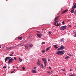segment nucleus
<instances>
[{
  "instance_id": "1",
  "label": "nucleus",
  "mask_w": 76,
  "mask_h": 76,
  "mask_svg": "<svg viewBox=\"0 0 76 76\" xmlns=\"http://www.w3.org/2000/svg\"><path fill=\"white\" fill-rule=\"evenodd\" d=\"M57 54L61 56L64 54V50L59 51L56 53Z\"/></svg>"
},
{
  "instance_id": "2",
  "label": "nucleus",
  "mask_w": 76,
  "mask_h": 76,
  "mask_svg": "<svg viewBox=\"0 0 76 76\" xmlns=\"http://www.w3.org/2000/svg\"><path fill=\"white\" fill-rule=\"evenodd\" d=\"M58 21H55L54 22V25L56 26H58L60 24V23H58Z\"/></svg>"
},
{
  "instance_id": "3",
  "label": "nucleus",
  "mask_w": 76,
  "mask_h": 76,
  "mask_svg": "<svg viewBox=\"0 0 76 76\" xmlns=\"http://www.w3.org/2000/svg\"><path fill=\"white\" fill-rule=\"evenodd\" d=\"M66 28H67V26H62L60 28V30H64V29H66Z\"/></svg>"
},
{
  "instance_id": "4",
  "label": "nucleus",
  "mask_w": 76,
  "mask_h": 76,
  "mask_svg": "<svg viewBox=\"0 0 76 76\" xmlns=\"http://www.w3.org/2000/svg\"><path fill=\"white\" fill-rule=\"evenodd\" d=\"M42 60L44 62V63H47V59L46 58H42Z\"/></svg>"
},
{
  "instance_id": "5",
  "label": "nucleus",
  "mask_w": 76,
  "mask_h": 76,
  "mask_svg": "<svg viewBox=\"0 0 76 76\" xmlns=\"http://www.w3.org/2000/svg\"><path fill=\"white\" fill-rule=\"evenodd\" d=\"M64 48V47L63 46V45H62L61 46V47L60 48H58V50H63Z\"/></svg>"
},
{
  "instance_id": "6",
  "label": "nucleus",
  "mask_w": 76,
  "mask_h": 76,
  "mask_svg": "<svg viewBox=\"0 0 76 76\" xmlns=\"http://www.w3.org/2000/svg\"><path fill=\"white\" fill-rule=\"evenodd\" d=\"M73 5L74 6L72 7V8L74 9H76V3H74L73 4Z\"/></svg>"
},
{
  "instance_id": "7",
  "label": "nucleus",
  "mask_w": 76,
  "mask_h": 76,
  "mask_svg": "<svg viewBox=\"0 0 76 76\" xmlns=\"http://www.w3.org/2000/svg\"><path fill=\"white\" fill-rule=\"evenodd\" d=\"M37 35L38 36L39 38H41V37L42 35V34H37Z\"/></svg>"
},
{
  "instance_id": "8",
  "label": "nucleus",
  "mask_w": 76,
  "mask_h": 76,
  "mask_svg": "<svg viewBox=\"0 0 76 76\" xmlns=\"http://www.w3.org/2000/svg\"><path fill=\"white\" fill-rule=\"evenodd\" d=\"M37 64L38 66H39L41 64V62H40V61H39V59L38 60V61L37 62Z\"/></svg>"
},
{
  "instance_id": "9",
  "label": "nucleus",
  "mask_w": 76,
  "mask_h": 76,
  "mask_svg": "<svg viewBox=\"0 0 76 76\" xmlns=\"http://www.w3.org/2000/svg\"><path fill=\"white\" fill-rule=\"evenodd\" d=\"M72 10H71V11H70V12L71 13H74V12L75 11V9L74 8H73L72 7Z\"/></svg>"
},
{
  "instance_id": "10",
  "label": "nucleus",
  "mask_w": 76,
  "mask_h": 76,
  "mask_svg": "<svg viewBox=\"0 0 76 76\" xmlns=\"http://www.w3.org/2000/svg\"><path fill=\"white\" fill-rule=\"evenodd\" d=\"M58 18H59V17L58 16L55 18L54 20H55V22H56V21H58L57 20H58Z\"/></svg>"
},
{
  "instance_id": "11",
  "label": "nucleus",
  "mask_w": 76,
  "mask_h": 76,
  "mask_svg": "<svg viewBox=\"0 0 76 76\" xmlns=\"http://www.w3.org/2000/svg\"><path fill=\"white\" fill-rule=\"evenodd\" d=\"M13 62V58H11L10 59V63H11Z\"/></svg>"
},
{
  "instance_id": "12",
  "label": "nucleus",
  "mask_w": 76,
  "mask_h": 76,
  "mask_svg": "<svg viewBox=\"0 0 76 76\" xmlns=\"http://www.w3.org/2000/svg\"><path fill=\"white\" fill-rule=\"evenodd\" d=\"M32 73H36V71L35 70V69H33L32 70Z\"/></svg>"
},
{
  "instance_id": "13",
  "label": "nucleus",
  "mask_w": 76,
  "mask_h": 76,
  "mask_svg": "<svg viewBox=\"0 0 76 76\" xmlns=\"http://www.w3.org/2000/svg\"><path fill=\"white\" fill-rule=\"evenodd\" d=\"M67 11H68V10H65V11H64V12H62V14H63V13H66V12H67Z\"/></svg>"
},
{
  "instance_id": "14",
  "label": "nucleus",
  "mask_w": 76,
  "mask_h": 76,
  "mask_svg": "<svg viewBox=\"0 0 76 76\" xmlns=\"http://www.w3.org/2000/svg\"><path fill=\"white\" fill-rule=\"evenodd\" d=\"M53 46L55 48H56V49L58 48V47H57V45H53Z\"/></svg>"
},
{
  "instance_id": "15",
  "label": "nucleus",
  "mask_w": 76,
  "mask_h": 76,
  "mask_svg": "<svg viewBox=\"0 0 76 76\" xmlns=\"http://www.w3.org/2000/svg\"><path fill=\"white\" fill-rule=\"evenodd\" d=\"M60 41L61 42H63L64 41V39H61L60 40Z\"/></svg>"
},
{
  "instance_id": "16",
  "label": "nucleus",
  "mask_w": 76,
  "mask_h": 76,
  "mask_svg": "<svg viewBox=\"0 0 76 76\" xmlns=\"http://www.w3.org/2000/svg\"><path fill=\"white\" fill-rule=\"evenodd\" d=\"M18 39H20V40H22V39H23V38H22V37H19L18 38Z\"/></svg>"
},
{
  "instance_id": "17",
  "label": "nucleus",
  "mask_w": 76,
  "mask_h": 76,
  "mask_svg": "<svg viewBox=\"0 0 76 76\" xmlns=\"http://www.w3.org/2000/svg\"><path fill=\"white\" fill-rule=\"evenodd\" d=\"M70 58V57H69V56H67L65 58V59H68V58Z\"/></svg>"
},
{
  "instance_id": "18",
  "label": "nucleus",
  "mask_w": 76,
  "mask_h": 76,
  "mask_svg": "<svg viewBox=\"0 0 76 76\" xmlns=\"http://www.w3.org/2000/svg\"><path fill=\"white\" fill-rule=\"evenodd\" d=\"M42 32H43L44 31H46V30L45 28H43L42 29Z\"/></svg>"
},
{
  "instance_id": "19",
  "label": "nucleus",
  "mask_w": 76,
  "mask_h": 76,
  "mask_svg": "<svg viewBox=\"0 0 76 76\" xmlns=\"http://www.w3.org/2000/svg\"><path fill=\"white\" fill-rule=\"evenodd\" d=\"M50 48H48L46 49V51H48V50H49V49H50Z\"/></svg>"
},
{
  "instance_id": "20",
  "label": "nucleus",
  "mask_w": 76,
  "mask_h": 76,
  "mask_svg": "<svg viewBox=\"0 0 76 76\" xmlns=\"http://www.w3.org/2000/svg\"><path fill=\"white\" fill-rule=\"evenodd\" d=\"M44 64L45 65L44 67H45L46 65H47V63H44Z\"/></svg>"
},
{
  "instance_id": "21",
  "label": "nucleus",
  "mask_w": 76,
  "mask_h": 76,
  "mask_svg": "<svg viewBox=\"0 0 76 76\" xmlns=\"http://www.w3.org/2000/svg\"><path fill=\"white\" fill-rule=\"evenodd\" d=\"M45 44V42H43L42 43V45H43V44Z\"/></svg>"
},
{
  "instance_id": "22",
  "label": "nucleus",
  "mask_w": 76,
  "mask_h": 76,
  "mask_svg": "<svg viewBox=\"0 0 76 76\" xmlns=\"http://www.w3.org/2000/svg\"><path fill=\"white\" fill-rule=\"evenodd\" d=\"M41 67L42 69H44V66H43V64H41Z\"/></svg>"
},
{
  "instance_id": "23",
  "label": "nucleus",
  "mask_w": 76,
  "mask_h": 76,
  "mask_svg": "<svg viewBox=\"0 0 76 76\" xmlns=\"http://www.w3.org/2000/svg\"><path fill=\"white\" fill-rule=\"evenodd\" d=\"M14 54V53H12V54H10V56H13V55Z\"/></svg>"
},
{
  "instance_id": "24",
  "label": "nucleus",
  "mask_w": 76,
  "mask_h": 76,
  "mask_svg": "<svg viewBox=\"0 0 76 76\" xmlns=\"http://www.w3.org/2000/svg\"><path fill=\"white\" fill-rule=\"evenodd\" d=\"M7 58H6L5 59V62H6V61H7Z\"/></svg>"
},
{
  "instance_id": "25",
  "label": "nucleus",
  "mask_w": 76,
  "mask_h": 76,
  "mask_svg": "<svg viewBox=\"0 0 76 76\" xmlns=\"http://www.w3.org/2000/svg\"><path fill=\"white\" fill-rule=\"evenodd\" d=\"M69 76H75V75H74V74H72V75H70Z\"/></svg>"
},
{
  "instance_id": "26",
  "label": "nucleus",
  "mask_w": 76,
  "mask_h": 76,
  "mask_svg": "<svg viewBox=\"0 0 76 76\" xmlns=\"http://www.w3.org/2000/svg\"><path fill=\"white\" fill-rule=\"evenodd\" d=\"M22 69L23 70H25V67L24 66L23 67Z\"/></svg>"
},
{
  "instance_id": "27",
  "label": "nucleus",
  "mask_w": 76,
  "mask_h": 76,
  "mask_svg": "<svg viewBox=\"0 0 76 76\" xmlns=\"http://www.w3.org/2000/svg\"><path fill=\"white\" fill-rule=\"evenodd\" d=\"M6 58H7V60H9V59L10 58V57H7Z\"/></svg>"
},
{
  "instance_id": "28",
  "label": "nucleus",
  "mask_w": 76,
  "mask_h": 76,
  "mask_svg": "<svg viewBox=\"0 0 76 76\" xmlns=\"http://www.w3.org/2000/svg\"><path fill=\"white\" fill-rule=\"evenodd\" d=\"M19 60H20V62H21L22 61V60H21L20 58H19Z\"/></svg>"
},
{
  "instance_id": "29",
  "label": "nucleus",
  "mask_w": 76,
  "mask_h": 76,
  "mask_svg": "<svg viewBox=\"0 0 76 76\" xmlns=\"http://www.w3.org/2000/svg\"><path fill=\"white\" fill-rule=\"evenodd\" d=\"M68 55H69V56H71V57H73V55H72L71 54H69Z\"/></svg>"
},
{
  "instance_id": "30",
  "label": "nucleus",
  "mask_w": 76,
  "mask_h": 76,
  "mask_svg": "<svg viewBox=\"0 0 76 76\" xmlns=\"http://www.w3.org/2000/svg\"><path fill=\"white\" fill-rule=\"evenodd\" d=\"M42 53H44L45 52V50H42Z\"/></svg>"
},
{
  "instance_id": "31",
  "label": "nucleus",
  "mask_w": 76,
  "mask_h": 76,
  "mask_svg": "<svg viewBox=\"0 0 76 76\" xmlns=\"http://www.w3.org/2000/svg\"><path fill=\"white\" fill-rule=\"evenodd\" d=\"M61 70L62 71H63L64 72L65 71V69H61Z\"/></svg>"
},
{
  "instance_id": "32",
  "label": "nucleus",
  "mask_w": 76,
  "mask_h": 76,
  "mask_svg": "<svg viewBox=\"0 0 76 76\" xmlns=\"http://www.w3.org/2000/svg\"><path fill=\"white\" fill-rule=\"evenodd\" d=\"M32 46H33L32 45H30L29 46V47H32Z\"/></svg>"
},
{
  "instance_id": "33",
  "label": "nucleus",
  "mask_w": 76,
  "mask_h": 76,
  "mask_svg": "<svg viewBox=\"0 0 76 76\" xmlns=\"http://www.w3.org/2000/svg\"><path fill=\"white\" fill-rule=\"evenodd\" d=\"M75 34L74 37H76V31L75 32Z\"/></svg>"
},
{
  "instance_id": "34",
  "label": "nucleus",
  "mask_w": 76,
  "mask_h": 76,
  "mask_svg": "<svg viewBox=\"0 0 76 76\" xmlns=\"http://www.w3.org/2000/svg\"><path fill=\"white\" fill-rule=\"evenodd\" d=\"M3 68L4 69H5V68H6V66H4L3 67Z\"/></svg>"
},
{
  "instance_id": "35",
  "label": "nucleus",
  "mask_w": 76,
  "mask_h": 76,
  "mask_svg": "<svg viewBox=\"0 0 76 76\" xmlns=\"http://www.w3.org/2000/svg\"><path fill=\"white\" fill-rule=\"evenodd\" d=\"M36 32H38V33H39V34H40V32H39V31H36Z\"/></svg>"
},
{
  "instance_id": "36",
  "label": "nucleus",
  "mask_w": 76,
  "mask_h": 76,
  "mask_svg": "<svg viewBox=\"0 0 76 76\" xmlns=\"http://www.w3.org/2000/svg\"><path fill=\"white\" fill-rule=\"evenodd\" d=\"M8 64H10V59H9L8 61Z\"/></svg>"
},
{
  "instance_id": "37",
  "label": "nucleus",
  "mask_w": 76,
  "mask_h": 76,
  "mask_svg": "<svg viewBox=\"0 0 76 76\" xmlns=\"http://www.w3.org/2000/svg\"><path fill=\"white\" fill-rule=\"evenodd\" d=\"M14 60H16V57H14Z\"/></svg>"
},
{
  "instance_id": "38",
  "label": "nucleus",
  "mask_w": 76,
  "mask_h": 76,
  "mask_svg": "<svg viewBox=\"0 0 76 76\" xmlns=\"http://www.w3.org/2000/svg\"><path fill=\"white\" fill-rule=\"evenodd\" d=\"M51 72H49V71H48L47 72L48 73H51Z\"/></svg>"
},
{
  "instance_id": "39",
  "label": "nucleus",
  "mask_w": 76,
  "mask_h": 76,
  "mask_svg": "<svg viewBox=\"0 0 76 76\" xmlns=\"http://www.w3.org/2000/svg\"><path fill=\"white\" fill-rule=\"evenodd\" d=\"M62 23H63V24H64V22L63 21Z\"/></svg>"
},
{
  "instance_id": "40",
  "label": "nucleus",
  "mask_w": 76,
  "mask_h": 76,
  "mask_svg": "<svg viewBox=\"0 0 76 76\" xmlns=\"http://www.w3.org/2000/svg\"><path fill=\"white\" fill-rule=\"evenodd\" d=\"M49 34H51V32H50V31H49Z\"/></svg>"
},
{
  "instance_id": "41",
  "label": "nucleus",
  "mask_w": 76,
  "mask_h": 76,
  "mask_svg": "<svg viewBox=\"0 0 76 76\" xmlns=\"http://www.w3.org/2000/svg\"><path fill=\"white\" fill-rule=\"evenodd\" d=\"M49 68L50 69H51V67H50L49 66Z\"/></svg>"
},
{
  "instance_id": "42",
  "label": "nucleus",
  "mask_w": 76,
  "mask_h": 76,
  "mask_svg": "<svg viewBox=\"0 0 76 76\" xmlns=\"http://www.w3.org/2000/svg\"><path fill=\"white\" fill-rule=\"evenodd\" d=\"M1 48V45H0V48Z\"/></svg>"
},
{
  "instance_id": "43",
  "label": "nucleus",
  "mask_w": 76,
  "mask_h": 76,
  "mask_svg": "<svg viewBox=\"0 0 76 76\" xmlns=\"http://www.w3.org/2000/svg\"><path fill=\"white\" fill-rule=\"evenodd\" d=\"M15 72V70L13 71H12L11 72V73H13V72Z\"/></svg>"
},
{
  "instance_id": "44",
  "label": "nucleus",
  "mask_w": 76,
  "mask_h": 76,
  "mask_svg": "<svg viewBox=\"0 0 76 76\" xmlns=\"http://www.w3.org/2000/svg\"><path fill=\"white\" fill-rule=\"evenodd\" d=\"M72 69H70V70H69V71H70V72H71V71H72Z\"/></svg>"
},
{
  "instance_id": "45",
  "label": "nucleus",
  "mask_w": 76,
  "mask_h": 76,
  "mask_svg": "<svg viewBox=\"0 0 76 76\" xmlns=\"http://www.w3.org/2000/svg\"><path fill=\"white\" fill-rule=\"evenodd\" d=\"M26 48V50H28V48Z\"/></svg>"
},
{
  "instance_id": "46",
  "label": "nucleus",
  "mask_w": 76,
  "mask_h": 76,
  "mask_svg": "<svg viewBox=\"0 0 76 76\" xmlns=\"http://www.w3.org/2000/svg\"><path fill=\"white\" fill-rule=\"evenodd\" d=\"M16 69H18L19 68V67H16Z\"/></svg>"
},
{
  "instance_id": "47",
  "label": "nucleus",
  "mask_w": 76,
  "mask_h": 76,
  "mask_svg": "<svg viewBox=\"0 0 76 76\" xmlns=\"http://www.w3.org/2000/svg\"><path fill=\"white\" fill-rule=\"evenodd\" d=\"M48 61H50V60L49 59L48 60Z\"/></svg>"
},
{
  "instance_id": "48",
  "label": "nucleus",
  "mask_w": 76,
  "mask_h": 76,
  "mask_svg": "<svg viewBox=\"0 0 76 76\" xmlns=\"http://www.w3.org/2000/svg\"><path fill=\"white\" fill-rule=\"evenodd\" d=\"M26 47H27V46H25V48H26Z\"/></svg>"
},
{
  "instance_id": "49",
  "label": "nucleus",
  "mask_w": 76,
  "mask_h": 76,
  "mask_svg": "<svg viewBox=\"0 0 76 76\" xmlns=\"http://www.w3.org/2000/svg\"><path fill=\"white\" fill-rule=\"evenodd\" d=\"M22 45V44H19V45Z\"/></svg>"
},
{
  "instance_id": "50",
  "label": "nucleus",
  "mask_w": 76,
  "mask_h": 76,
  "mask_svg": "<svg viewBox=\"0 0 76 76\" xmlns=\"http://www.w3.org/2000/svg\"><path fill=\"white\" fill-rule=\"evenodd\" d=\"M34 69H36V67H35L34 68Z\"/></svg>"
},
{
  "instance_id": "51",
  "label": "nucleus",
  "mask_w": 76,
  "mask_h": 76,
  "mask_svg": "<svg viewBox=\"0 0 76 76\" xmlns=\"http://www.w3.org/2000/svg\"><path fill=\"white\" fill-rule=\"evenodd\" d=\"M76 10L74 12V13H76Z\"/></svg>"
},
{
  "instance_id": "52",
  "label": "nucleus",
  "mask_w": 76,
  "mask_h": 76,
  "mask_svg": "<svg viewBox=\"0 0 76 76\" xmlns=\"http://www.w3.org/2000/svg\"><path fill=\"white\" fill-rule=\"evenodd\" d=\"M69 26L70 27V26H71V25H69Z\"/></svg>"
},
{
  "instance_id": "53",
  "label": "nucleus",
  "mask_w": 76,
  "mask_h": 76,
  "mask_svg": "<svg viewBox=\"0 0 76 76\" xmlns=\"http://www.w3.org/2000/svg\"><path fill=\"white\" fill-rule=\"evenodd\" d=\"M13 68H14V67H15V66H13Z\"/></svg>"
},
{
  "instance_id": "54",
  "label": "nucleus",
  "mask_w": 76,
  "mask_h": 76,
  "mask_svg": "<svg viewBox=\"0 0 76 76\" xmlns=\"http://www.w3.org/2000/svg\"><path fill=\"white\" fill-rule=\"evenodd\" d=\"M51 72H53V71H51Z\"/></svg>"
},
{
  "instance_id": "55",
  "label": "nucleus",
  "mask_w": 76,
  "mask_h": 76,
  "mask_svg": "<svg viewBox=\"0 0 76 76\" xmlns=\"http://www.w3.org/2000/svg\"><path fill=\"white\" fill-rule=\"evenodd\" d=\"M10 68V67H8V69H9V68Z\"/></svg>"
},
{
  "instance_id": "56",
  "label": "nucleus",
  "mask_w": 76,
  "mask_h": 76,
  "mask_svg": "<svg viewBox=\"0 0 76 76\" xmlns=\"http://www.w3.org/2000/svg\"><path fill=\"white\" fill-rule=\"evenodd\" d=\"M64 75H66V74H65V73H64Z\"/></svg>"
},
{
  "instance_id": "57",
  "label": "nucleus",
  "mask_w": 76,
  "mask_h": 76,
  "mask_svg": "<svg viewBox=\"0 0 76 76\" xmlns=\"http://www.w3.org/2000/svg\"><path fill=\"white\" fill-rule=\"evenodd\" d=\"M75 15H76V13L75 14Z\"/></svg>"
},
{
  "instance_id": "58",
  "label": "nucleus",
  "mask_w": 76,
  "mask_h": 76,
  "mask_svg": "<svg viewBox=\"0 0 76 76\" xmlns=\"http://www.w3.org/2000/svg\"><path fill=\"white\" fill-rule=\"evenodd\" d=\"M10 58H11V57H10Z\"/></svg>"
}]
</instances>
